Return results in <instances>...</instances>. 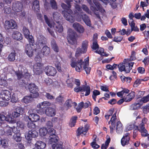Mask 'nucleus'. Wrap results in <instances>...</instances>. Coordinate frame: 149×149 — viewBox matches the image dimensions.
<instances>
[{
	"mask_svg": "<svg viewBox=\"0 0 149 149\" xmlns=\"http://www.w3.org/2000/svg\"><path fill=\"white\" fill-rule=\"evenodd\" d=\"M29 118L30 120L36 122L39 120L40 117L38 115L33 113L29 114Z\"/></svg>",
	"mask_w": 149,
	"mask_h": 149,
	"instance_id": "a878e982",
	"label": "nucleus"
},
{
	"mask_svg": "<svg viewBox=\"0 0 149 149\" xmlns=\"http://www.w3.org/2000/svg\"><path fill=\"white\" fill-rule=\"evenodd\" d=\"M136 59V52L133 51L132 52L131 56L129 59L130 61H134Z\"/></svg>",
	"mask_w": 149,
	"mask_h": 149,
	"instance_id": "338daca9",
	"label": "nucleus"
},
{
	"mask_svg": "<svg viewBox=\"0 0 149 149\" xmlns=\"http://www.w3.org/2000/svg\"><path fill=\"white\" fill-rule=\"evenodd\" d=\"M32 9L36 12H38L40 10L39 1L37 0H34L33 3Z\"/></svg>",
	"mask_w": 149,
	"mask_h": 149,
	"instance_id": "7c9ffc66",
	"label": "nucleus"
},
{
	"mask_svg": "<svg viewBox=\"0 0 149 149\" xmlns=\"http://www.w3.org/2000/svg\"><path fill=\"white\" fill-rule=\"evenodd\" d=\"M89 57H87L83 61V59L80 58L77 61H74L73 60L71 61L70 65L72 68H75V70L78 72L84 70L86 73L89 74L91 68L88 67Z\"/></svg>",
	"mask_w": 149,
	"mask_h": 149,
	"instance_id": "f257e3e1",
	"label": "nucleus"
},
{
	"mask_svg": "<svg viewBox=\"0 0 149 149\" xmlns=\"http://www.w3.org/2000/svg\"><path fill=\"white\" fill-rule=\"evenodd\" d=\"M47 134L49 135V137L56 135L55 130L53 128H49L48 130Z\"/></svg>",
	"mask_w": 149,
	"mask_h": 149,
	"instance_id": "69168bd1",
	"label": "nucleus"
},
{
	"mask_svg": "<svg viewBox=\"0 0 149 149\" xmlns=\"http://www.w3.org/2000/svg\"><path fill=\"white\" fill-rule=\"evenodd\" d=\"M93 2L94 5H93V6L91 5V10L94 12L96 10H99L101 13H104L105 12V10L98 2L96 0H93Z\"/></svg>",
	"mask_w": 149,
	"mask_h": 149,
	"instance_id": "6e6552de",
	"label": "nucleus"
},
{
	"mask_svg": "<svg viewBox=\"0 0 149 149\" xmlns=\"http://www.w3.org/2000/svg\"><path fill=\"white\" fill-rule=\"evenodd\" d=\"M28 40V42H29V45H31L33 46L35 44V41L32 35H31L28 37L26 38Z\"/></svg>",
	"mask_w": 149,
	"mask_h": 149,
	"instance_id": "09e8293b",
	"label": "nucleus"
},
{
	"mask_svg": "<svg viewBox=\"0 0 149 149\" xmlns=\"http://www.w3.org/2000/svg\"><path fill=\"white\" fill-rule=\"evenodd\" d=\"M12 118L10 115H7L6 116L3 114H0V120L1 121L6 120L10 122L12 121Z\"/></svg>",
	"mask_w": 149,
	"mask_h": 149,
	"instance_id": "c756f323",
	"label": "nucleus"
},
{
	"mask_svg": "<svg viewBox=\"0 0 149 149\" xmlns=\"http://www.w3.org/2000/svg\"><path fill=\"white\" fill-rule=\"evenodd\" d=\"M38 41L39 44L42 45H45L47 43V39L42 35H40L38 37Z\"/></svg>",
	"mask_w": 149,
	"mask_h": 149,
	"instance_id": "c9c22d12",
	"label": "nucleus"
},
{
	"mask_svg": "<svg viewBox=\"0 0 149 149\" xmlns=\"http://www.w3.org/2000/svg\"><path fill=\"white\" fill-rule=\"evenodd\" d=\"M88 130V128L86 126L84 128L83 127H79L77 130V136H79L81 134H85Z\"/></svg>",
	"mask_w": 149,
	"mask_h": 149,
	"instance_id": "4be33fe9",
	"label": "nucleus"
},
{
	"mask_svg": "<svg viewBox=\"0 0 149 149\" xmlns=\"http://www.w3.org/2000/svg\"><path fill=\"white\" fill-rule=\"evenodd\" d=\"M0 86L3 87H6L8 86V82L6 81V78L0 79Z\"/></svg>",
	"mask_w": 149,
	"mask_h": 149,
	"instance_id": "8fccbe9b",
	"label": "nucleus"
},
{
	"mask_svg": "<svg viewBox=\"0 0 149 149\" xmlns=\"http://www.w3.org/2000/svg\"><path fill=\"white\" fill-rule=\"evenodd\" d=\"M85 53H84L83 52V50L80 47L77 48L76 49L75 54V57L76 59L73 61H77L78 59H80V58H79L78 57L80 56L82 53L84 54ZM81 58L83 59L82 58Z\"/></svg>",
	"mask_w": 149,
	"mask_h": 149,
	"instance_id": "72a5a7b5",
	"label": "nucleus"
},
{
	"mask_svg": "<svg viewBox=\"0 0 149 149\" xmlns=\"http://www.w3.org/2000/svg\"><path fill=\"white\" fill-rule=\"evenodd\" d=\"M57 119V118L55 117L52 118V121L49 120L46 123V126L49 129L52 127H53V124L52 122L53 121V120H56Z\"/></svg>",
	"mask_w": 149,
	"mask_h": 149,
	"instance_id": "5fc2aeb1",
	"label": "nucleus"
},
{
	"mask_svg": "<svg viewBox=\"0 0 149 149\" xmlns=\"http://www.w3.org/2000/svg\"><path fill=\"white\" fill-rule=\"evenodd\" d=\"M123 125L120 121H119L117 122L116 132L118 134H120L123 132Z\"/></svg>",
	"mask_w": 149,
	"mask_h": 149,
	"instance_id": "e433bc0d",
	"label": "nucleus"
},
{
	"mask_svg": "<svg viewBox=\"0 0 149 149\" xmlns=\"http://www.w3.org/2000/svg\"><path fill=\"white\" fill-rule=\"evenodd\" d=\"M38 135V133L36 130H31L29 131L26 135L25 136V137L28 140L30 141L32 139V138H36Z\"/></svg>",
	"mask_w": 149,
	"mask_h": 149,
	"instance_id": "2eb2a0df",
	"label": "nucleus"
},
{
	"mask_svg": "<svg viewBox=\"0 0 149 149\" xmlns=\"http://www.w3.org/2000/svg\"><path fill=\"white\" fill-rule=\"evenodd\" d=\"M128 60V59H125L123 63L119 64L118 68L120 72H124L126 74L129 73L130 72L134 63V62H127Z\"/></svg>",
	"mask_w": 149,
	"mask_h": 149,
	"instance_id": "7ed1b4c3",
	"label": "nucleus"
},
{
	"mask_svg": "<svg viewBox=\"0 0 149 149\" xmlns=\"http://www.w3.org/2000/svg\"><path fill=\"white\" fill-rule=\"evenodd\" d=\"M22 31L25 38H26L28 36L31 35H30V32L29 29L26 26H24L23 27Z\"/></svg>",
	"mask_w": 149,
	"mask_h": 149,
	"instance_id": "c03bdc74",
	"label": "nucleus"
},
{
	"mask_svg": "<svg viewBox=\"0 0 149 149\" xmlns=\"http://www.w3.org/2000/svg\"><path fill=\"white\" fill-rule=\"evenodd\" d=\"M36 47L34 49V51L37 52L38 54L39 53V52L40 51L41 53L43 55L47 56L48 55L50 52V48L47 46H44L41 50V47L39 45H36Z\"/></svg>",
	"mask_w": 149,
	"mask_h": 149,
	"instance_id": "0eeeda50",
	"label": "nucleus"
},
{
	"mask_svg": "<svg viewBox=\"0 0 149 149\" xmlns=\"http://www.w3.org/2000/svg\"><path fill=\"white\" fill-rule=\"evenodd\" d=\"M14 127L13 128L10 127H7L6 131L4 132V133H5L6 135L11 136L13 132L14 133L13 130Z\"/></svg>",
	"mask_w": 149,
	"mask_h": 149,
	"instance_id": "ea45409f",
	"label": "nucleus"
},
{
	"mask_svg": "<svg viewBox=\"0 0 149 149\" xmlns=\"http://www.w3.org/2000/svg\"><path fill=\"white\" fill-rule=\"evenodd\" d=\"M149 101V94L146 96L143 97L140 100V103H145Z\"/></svg>",
	"mask_w": 149,
	"mask_h": 149,
	"instance_id": "bf43d9fd",
	"label": "nucleus"
},
{
	"mask_svg": "<svg viewBox=\"0 0 149 149\" xmlns=\"http://www.w3.org/2000/svg\"><path fill=\"white\" fill-rule=\"evenodd\" d=\"M14 133L13 135V138L16 142H19L21 141L22 137H21L20 131L17 130L16 127H14Z\"/></svg>",
	"mask_w": 149,
	"mask_h": 149,
	"instance_id": "4468645a",
	"label": "nucleus"
},
{
	"mask_svg": "<svg viewBox=\"0 0 149 149\" xmlns=\"http://www.w3.org/2000/svg\"><path fill=\"white\" fill-rule=\"evenodd\" d=\"M100 92L98 90H94L93 91L92 97L95 101H96V99L97 96L100 95Z\"/></svg>",
	"mask_w": 149,
	"mask_h": 149,
	"instance_id": "603ef678",
	"label": "nucleus"
},
{
	"mask_svg": "<svg viewBox=\"0 0 149 149\" xmlns=\"http://www.w3.org/2000/svg\"><path fill=\"white\" fill-rule=\"evenodd\" d=\"M49 143L52 144V148L53 149H62L63 145L62 143L58 142V137L56 135L50 136Z\"/></svg>",
	"mask_w": 149,
	"mask_h": 149,
	"instance_id": "20e7f679",
	"label": "nucleus"
},
{
	"mask_svg": "<svg viewBox=\"0 0 149 149\" xmlns=\"http://www.w3.org/2000/svg\"><path fill=\"white\" fill-rule=\"evenodd\" d=\"M48 130L45 127H43L39 130V134L42 136H45L47 134Z\"/></svg>",
	"mask_w": 149,
	"mask_h": 149,
	"instance_id": "79ce46f5",
	"label": "nucleus"
},
{
	"mask_svg": "<svg viewBox=\"0 0 149 149\" xmlns=\"http://www.w3.org/2000/svg\"><path fill=\"white\" fill-rule=\"evenodd\" d=\"M60 14L58 13L55 12L53 13V19L54 20L58 19H59Z\"/></svg>",
	"mask_w": 149,
	"mask_h": 149,
	"instance_id": "774afa93",
	"label": "nucleus"
},
{
	"mask_svg": "<svg viewBox=\"0 0 149 149\" xmlns=\"http://www.w3.org/2000/svg\"><path fill=\"white\" fill-rule=\"evenodd\" d=\"M16 53L15 52H12L9 55L8 59L10 61H13L15 59Z\"/></svg>",
	"mask_w": 149,
	"mask_h": 149,
	"instance_id": "de8ad7c7",
	"label": "nucleus"
},
{
	"mask_svg": "<svg viewBox=\"0 0 149 149\" xmlns=\"http://www.w3.org/2000/svg\"><path fill=\"white\" fill-rule=\"evenodd\" d=\"M130 90L128 89L124 88L121 91L117 93L116 94L118 97H122L125 93L128 94Z\"/></svg>",
	"mask_w": 149,
	"mask_h": 149,
	"instance_id": "58836bf2",
	"label": "nucleus"
},
{
	"mask_svg": "<svg viewBox=\"0 0 149 149\" xmlns=\"http://www.w3.org/2000/svg\"><path fill=\"white\" fill-rule=\"evenodd\" d=\"M23 7V4L20 1H15L12 3V8L15 12L18 13L21 11Z\"/></svg>",
	"mask_w": 149,
	"mask_h": 149,
	"instance_id": "1a4fd4ad",
	"label": "nucleus"
},
{
	"mask_svg": "<svg viewBox=\"0 0 149 149\" xmlns=\"http://www.w3.org/2000/svg\"><path fill=\"white\" fill-rule=\"evenodd\" d=\"M129 135L130 134L128 132L126 133L123 135L121 140V143L123 146H124L129 144L130 140Z\"/></svg>",
	"mask_w": 149,
	"mask_h": 149,
	"instance_id": "dca6fc26",
	"label": "nucleus"
},
{
	"mask_svg": "<svg viewBox=\"0 0 149 149\" xmlns=\"http://www.w3.org/2000/svg\"><path fill=\"white\" fill-rule=\"evenodd\" d=\"M116 113L117 111H116L110 119L112 122L111 125L109 126V128L110 129V132L111 134H112L114 130L115 129L116 120L117 119Z\"/></svg>",
	"mask_w": 149,
	"mask_h": 149,
	"instance_id": "f8f14e48",
	"label": "nucleus"
},
{
	"mask_svg": "<svg viewBox=\"0 0 149 149\" xmlns=\"http://www.w3.org/2000/svg\"><path fill=\"white\" fill-rule=\"evenodd\" d=\"M109 136V138L107 139L106 140L105 144H103L101 146V149H107L109 145V144L110 142L111 139L109 136L107 135V137Z\"/></svg>",
	"mask_w": 149,
	"mask_h": 149,
	"instance_id": "37998d69",
	"label": "nucleus"
},
{
	"mask_svg": "<svg viewBox=\"0 0 149 149\" xmlns=\"http://www.w3.org/2000/svg\"><path fill=\"white\" fill-rule=\"evenodd\" d=\"M55 100L56 103H62L63 101V97L61 95H59L56 98Z\"/></svg>",
	"mask_w": 149,
	"mask_h": 149,
	"instance_id": "e2e57ef3",
	"label": "nucleus"
},
{
	"mask_svg": "<svg viewBox=\"0 0 149 149\" xmlns=\"http://www.w3.org/2000/svg\"><path fill=\"white\" fill-rule=\"evenodd\" d=\"M18 82L19 86L21 87L25 86L26 85V82L24 79H21L18 80Z\"/></svg>",
	"mask_w": 149,
	"mask_h": 149,
	"instance_id": "680f3d73",
	"label": "nucleus"
},
{
	"mask_svg": "<svg viewBox=\"0 0 149 149\" xmlns=\"http://www.w3.org/2000/svg\"><path fill=\"white\" fill-rule=\"evenodd\" d=\"M73 26L74 29L80 33H82L84 32V29L83 26L78 23H74L73 24Z\"/></svg>",
	"mask_w": 149,
	"mask_h": 149,
	"instance_id": "412c9836",
	"label": "nucleus"
},
{
	"mask_svg": "<svg viewBox=\"0 0 149 149\" xmlns=\"http://www.w3.org/2000/svg\"><path fill=\"white\" fill-rule=\"evenodd\" d=\"M41 64L38 63L37 65H35L33 67V71L37 75H40L42 73Z\"/></svg>",
	"mask_w": 149,
	"mask_h": 149,
	"instance_id": "5701e85b",
	"label": "nucleus"
},
{
	"mask_svg": "<svg viewBox=\"0 0 149 149\" xmlns=\"http://www.w3.org/2000/svg\"><path fill=\"white\" fill-rule=\"evenodd\" d=\"M33 121L30 120L28 122L27 124V127L30 129H34L36 128V125L35 124L33 123Z\"/></svg>",
	"mask_w": 149,
	"mask_h": 149,
	"instance_id": "13d9d810",
	"label": "nucleus"
},
{
	"mask_svg": "<svg viewBox=\"0 0 149 149\" xmlns=\"http://www.w3.org/2000/svg\"><path fill=\"white\" fill-rule=\"evenodd\" d=\"M33 98H34L31 95L30 96H26L24 97L22 100L24 103H27L31 101Z\"/></svg>",
	"mask_w": 149,
	"mask_h": 149,
	"instance_id": "49530a36",
	"label": "nucleus"
},
{
	"mask_svg": "<svg viewBox=\"0 0 149 149\" xmlns=\"http://www.w3.org/2000/svg\"><path fill=\"white\" fill-rule=\"evenodd\" d=\"M25 52L28 56L31 57L33 55V49L30 45L27 44L25 45Z\"/></svg>",
	"mask_w": 149,
	"mask_h": 149,
	"instance_id": "6ab92c4d",
	"label": "nucleus"
},
{
	"mask_svg": "<svg viewBox=\"0 0 149 149\" xmlns=\"http://www.w3.org/2000/svg\"><path fill=\"white\" fill-rule=\"evenodd\" d=\"M61 6L64 10L62 11V14L65 18L71 23H73L75 21L74 16H73V12L70 8L66 4L62 3Z\"/></svg>",
	"mask_w": 149,
	"mask_h": 149,
	"instance_id": "f03ea898",
	"label": "nucleus"
},
{
	"mask_svg": "<svg viewBox=\"0 0 149 149\" xmlns=\"http://www.w3.org/2000/svg\"><path fill=\"white\" fill-rule=\"evenodd\" d=\"M76 33L73 30L69 29L68 31L67 39L69 44L74 45L77 43Z\"/></svg>",
	"mask_w": 149,
	"mask_h": 149,
	"instance_id": "39448f33",
	"label": "nucleus"
},
{
	"mask_svg": "<svg viewBox=\"0 0 149 149\" xmlns=\"http://www.w3.org/2000/svg\"><path fill=\"white\" fill-rule=\"evenodd\" d=\"M135 97V92L131 91L125 98V102H128L131 101Z\"/></svg>",
	"mask_w": 149,
	"mask_h": 149,
	"instance_id": "2f4dec72",
	"label": "nucleus"
},
{
	"mask_svg": "<svg viewBox=\"0 0 149 149\" xmlns=\"http://www.w3.org/2000/svg\"><path fill=\"white\" fill-rule=\"evenodd\" d=\"M88 41L87 40H86L83 41L82 43L81 48L83 50V52L86 53L87 51L88 46Z\"/></svg>",
	"mask_w": 149,
	"mask_h": 149,
	"instance_id": "473e14b6",
	"label": "nucleus"
},
{
	"mask_svg": "<svg viewBox=\"0 0 149 149\" xmlns=\"http://www.w3.org/2000/svg\"><path fill=\"white\" fill-rule=\"evenodd\" d=\"M138 131L141 132L142 136L146 137L148 136L147 130L145 129V124L141 123L139 126Z\"/></svg>",
	"mask_w": 149,
	"mask_h": 149,
	"instance_id": "f3484780",
	"label": "nucleus"
},
{
	"mask_svg": "<svg viewBox=\"0 0 149 149\" xmlns=\"http://www.w3.org/2000/svg\"><path fill=\"white\" fill-rule=\"evenodd\" d=\"M82 89V92H85V93L84 95L85 96H88L90 94V88L89 86L84 85L83 86Z\"/></svg>",
	"mask_w": 149,
	"mask_h": 149,
	"instance_id": "4c0bfd02",
	"label": "nucleus"
},
{
	"mask_svg": "<svg viewBox=\"0 0 149 149\" xmlns=\"http://www.w3.org/2000/svg\"><path fill=\"white\" fill-rule=\"evenodd\" d=\"M142 104L140 102H135L131 105L132 110H135L139 109L142 106Z\"/></svg>",
	"mask_w": 149,
	"mask_h": 149,
	"instance_id": "a19ab883",
	"label": "nucleus"
},
{
	"mask_svg": "<svg viewBox=\"0 0 149 149\" xmlns=\"http://www.w3.org/2000/svg\"><path fill=\"white\" fill-rule=\"evenodd\" d=\"M84 103L82 102L79 103L78 106L76 108V109L77 112H81V109L84 107Z\"/></svg>",
	"mask_w": 149,
	"mask_h": 149,
	"instance_id": "4d7b16f0",
	"label": "nucleus"
},
{
	"mask_svg": "<svg viewBox=\"0 0 149 149\" xmlns=\"http://www.w3.org/2000/svg\"><path fill=\"white\" fill-rule=\"evenodd\" d=\"M51 6L52 9L56 10L57 9V6L56 1L54 0H51L50 1Z\"/></svg>",
	"mask_w": 149,
	"mask_h": 149,
	"instance_id": "052dcab7",
	"label": "nucleus"
},
{
	"mask_svg": "<svg viewBox=\"0 0 149 149\" xmlns=\"http://www.w3.org/2000/svg\"><path fill=\"white\" fill-rule=\"evenodd\" d=\"M11 95L10 91L8 90H2L1 92V97L3 100H9L11 99Z\"/></svg>",
	"mask_w": 149,
	"mask_h": 149,
	"instance_id": "ddd939ff",
	"label": "nucleus"
},
{
	"mask_svg": "<svg viewBox=\"0 0 149 149\" xmlns=\"http://www.w3.org/2000/svg\"><path fill=\"white\" fill-rule=\"evenodd\" d=\"M81 17L85 24L89 26H91V22L89 17L86 14L81 15Z\"/></svg>",
	"mask_w": 149,
	"mask_h": 149,
	"instance_id": "cd10ccee",
	"label": "nucleus"
},
{
	"mask_svg": "<svg viewBox=\"0 0 149 149\" xmlns=\"http://www.w3.org/2000/svg\"><path fill=\"white\" fill-rule=\"evenodd\" d=\"M45 114L49 117H53L56 114V110L52 107H47L45 109Z\"/></svg>",
	"mask_w": 149,
	"mask_h": 149,
	"instance_id": "a211bd4d",
	"label": "nucleus"
},
{
	"mask_svg": "<svg viewBox=\"0 0 149 149\" xmlns=\"http://www.w3.org/2000/svg\"><path fill=\"white\" fill-rule=\"evenodd\" d=\"M51 45L52 49L56 52L57 53L59 51V47L56 42L55 39H52L51 41Z\"/></svg>",
	"mask_w": 149,
	"mask_h": 149,
	"instance_id": "393cba45",
	"label": "nucleus"
},
{
	"mask_svg": "<svg viewBox=\"0 0 149 149\" xmlns=\"http://www.w3.org/2000/svg\"><path fill=\"white\" fill-rule=\"evenodd\" d=\"M37 108H38V109H37L36 110L37 113L40 115H42L45 113V109L42 107H39L38 106V105H37Z\"/></svg>",
	"mask_w": 149,
	"mask_h": 149,
	"instance_id": "3c124183",
	"label": "nucleus"
},
{
	"mask_svg": "<svg viewBox=\"0 0 149 149\" xmlns=\"http://www.w3.org/2000/svg\"><path fill=\"white\" fill-rule=\"evenodd\" d=\"M50 105V103L47 101H44L38 104V106L39 107H42L45 109L48 107Z\"/></svg>",
	"mask_w": 149,
	"mask_h": 149,
	"instance_id": "a18cd8bd",
	"label": "nucleus"
},
{
	"mask_svg": "<svg viewBox=\"0 0 149 149\" xmlns=\"http://www.w3.org/2000/svg\"><path fill=\"white\" fill-rule=\"evenodd\" d=\"M44 72L47 75L52 76H54L57 72L56 68L51 66H48L45 67Z\"/></svg>",
	"mask_w": 149,
	"mask_h": 149,
	"instance_id": "9b49d317",
	"label": "nucleus"
},
{
	"mask_svg": "<svg viewBox=\"0 0 149 149\" xmlns=\"http://www.w3.org/2000/svg\"><path fill=\"white\" fill-rule=\"evenodd\" d=\"M99 46L97 43V40H95V41H93L92 45L91 46L92 49L93 50L98 49Z\"/></svg>",
	"mask_w": 149,
	"mask_h": 149,
	"instance_id": "6e6d98bb",
	"label": "nucleus"
},
{
	"mask_svg": "<svg viewBox=\"0 0 149 149\" xmlns=\"http://www.w3.org/2000/svg\"><path fill=\"white\" fill-rule=\"evenodd\" d=\"M72 104L73 102L72 100L71 99H68L66 101L64 104L67 107V108L69 109L72 107Z\"/></svg>",
	"mask_w": 149,
	"mask_h": 149,
	"instance_id": "864d4df0",
	"label": "nucleus"
},
{
	"mask_svg": "<svg viewBox=\"0 0 149 149\" xmlns=\"http://www.w3.org/2000/svg\"><path fill=\"white\" fill-rule=\"evenodd\" d=\"M21 111H23L22 108L20 107H17L15 111L13 112L12 113V115L14 118H17L19 117L21 114Z\"/></svg>",
	"mask_w": 149,
	"mask_h": 149,
	"instance_id": "b1692460",
	"label": "nucleus"
},
{
	"mask_svg": "<svg viewBox=\"0 0 149 149\" xmlns=\"http://www.w3.org/2000/svg\"><path fill=\"white\" fill-rule=\"evenodd\" d=\"M77 117L76 116H73L70 118L69 125L71 127H74L76 123L77 120Z\"/></svg>",
	"mask_w": 149,
	"mask_h": 149,
	"instance_id": "f704fd0d",
	"label": "nucleus"
},
{
	"mask_svg": "<svg viewBox=\"0 0 149 149\" xmlns=\"http://www.w3.org/2000/svg\"><path fill=\"white\" fill-rule=\"evenodd\" d=\"M55 30L59 33H61L63 31V27L62 25L59 24V22H56L53 26Z\"/></svg>",
	"mask_w": 149,
	"mask_h": 149,
	"instance_id": "bb28decb",
	"label": "nucleus"
},
{
	"mask_svg": "<svg viewBox=\"0 0 149 149\" xmlns=\"http://www.w3.org/2000/svg\"><path fill=\"white\" fill-rule=\"evenodd\" d=\"M28 87L30 92L32 93V94H31V95L34 98H36L39 96L38 88L35 84H30L28 85Z\"/></svg>",
	"mask_w": 149,
	"mask_h": 149,
	"instance_id": "423d86ee",
	"label": "nucleus"
},
{
	"mask_svg": "<svg viewBox=\"0 0 149 149\" xmlns=\"http://www.w3.org/2000/svg\"><path fill=\"white\" fill-rule=\"evenodd\" d=\"M4 27L7 30L10 29H13L17 28V25L14 20L10 19L9 21L6 20L5 22Z\"/></svg>",
	"mask_w": 149,
	"mask_h": 149,
	"instance_id": "9d476101",
	"label": "nucleus"
},
{
	"mask_svg": "<svg viewBox=\"0 0 149 149\" xmlns=\"http://www.w3.org/2000/svg\"><path fill=\"white\" fill-rule=\"evenodd\" d=\"M35 146L34 148H36V149H43L45 147L46 144L42 141H38L36 142Z\"/></svg>",
	"mask_w": 149,
	"mask_h": 149,
	"instance_id": "c85d7f7f",
	"label": "nucleus"
},
{
	"mask_svg": "<svg viewBox=\"0 0 149 149\" xmlns=\"http://www.w3.org/2000/svg\"><path fill=\"white\" fill-rule=\"evenodd\" d=\"M72 79H69L67 80L66 83L68 87L72 88L73 87V84L72 83Z\"/></svg>",
	"mask_w": 149,
	"mask_h": 149,
	"instance_id": "0e129e2a",
	"label": "nucleus"
},
{
	"mask_svg": "<svg viewBox=\"0 0 149 149\" xmlns=\"http://www.w3.org/2000/svg\"><path fill=\"white\" fill-rule=\"evenodd\" d=\"M12 36L14 39L17 41H20L23 39L22 34L20 32L17 31L13 32Z\"/></svg>",
	"mask_w": 149,
	"mask_h": 149,
	"instance_id": "aec40b11",
	"label": "nucleus"
}]
</instances>
